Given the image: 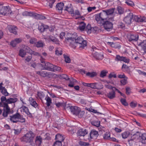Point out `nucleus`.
<instances>
[{"label":"nucleus","mask_w":146,"mask_h":146,"mask_svg":"<svg viewBox=\"0 0 146 146\" xmlns=\"http://www.w3.org/2000/svg\"><path fill=\"white\" fill-rule=\"evenodd\" d=\"M122 69L124 71H127L128 72H130V70L129 67L127 65L123 64L122 66Z\"/></svg>","instance_id":"nucleus-46"},{"label":"nucleus","mask_w":146,"mask_h":146,"mask_svg":"<svg viewBox=\"0 0 146 146\" xmlns=\"http://www.w3.org/2000/svg\"><path fill=\"white\" fill-rule=\"evenodd\" d=\"M42 138L40 136H37L36 138L35 143L36 145L39 146L42 142Z\"/></svg>","instance_id":"nucleus-38"},{"label":"nucleus","mask_w":146,"mask_h":146,"mask_svg":"<svg viewBox=\"0 0 146 146\" xmlns=\"http://www.w3.org/2000/svg\"><path fill=\"white\" fill-rule=\"evenodd\" d=\"M80 109L77 106H71L70 107V110L71 112L73 114L77 115L80 111Z\"/></svg>","instance_id":"nucleus-18"},{"label":"nucleus","mask_w":146,"mask_h":146,"mask_svg":"<svg viewBox=\"0 0 146 146\" xmlns=\"http://www.w3.org/2000/svg\"><path fill=\"white\" fill-rule=\"evenodd\" d=\"M55 104L56 106L58 108H60L62 106H64V103L60 102L56 103H55Z\"/></svg>","instance_id":"nucleus-64"},{"label":"nucleus","mask_w":146,"mask_h":146,"mask_svg":"<svg viewBox=\"0 0 146 146\" xmlns=\"http://www.w3.org/2000/svg\"><path fill=\"white\" fill-rule=\"evenodd\" d=\"M86 28V24L84 22H81L80 24L79 28L81 31H83Z\"/></svg>","instance_id":"nucleus-44"},{"label":"nucleus","mask_w":146,"mask_h":146,"mask_svg":"<svg viewBox=\"0 0 146 146\" xmlns=\"http://www.w3.org/2000/svg\"><path fill=\"white\" fill-rule=\"evenodd\" d=\"M127 38L128 40L130 41H136L138 39V36L137 35L132 34L128 33L127 35Z\"/></svg>","instance_id":"nucleus-10"},{"label":"nucleus","mask_w":146,"mask_h":146,"mask_svg":"<svg viewBox=\"0 0 146 146\" xmlns=\"http://www.w3.org/2000/svg\"><path fill=\"white\" fill-rule=\"evenodd\" d=\"M76 43L80 44L79 48L81 49H84L87 46V42L81 36L78 37L75 40Z\"/></svg>","instance_id":"nucleus-7"},{"label":"nucleus","mask_w":146,"mask_h":146,"mask_svg":"<svg viewBox=\"0 0 146 146\" xmlns=\"http://www.w3.org/2000/svg\"><path fill=\"white\" fill-rule=\"evenodd\" d=\"M37 40L36 38H34L33 37H32L29 40L30 43L31 44H36Z\"/></svg>","instance_id":"nucleus-53"},{"label":"nucleus","mask_w":146,"mask_h":146,"mask_svg":"<svg viewBox=\"0 0 146 146\" xmlns=\"http://www.w3.org/2000/svg\"><path fill=\"white\" fill-rule=\"evenodd\" d=\"M133 20L136 22H144L146 21V18L144 17L133 15Z\"/></svg>","instance_id":"nucleus-12"},{"label":"nucleus","mask_w":146,"mask_h":146,"mask_svg":"<svg viewBox=\"0 0 146 146\" xmlns=\"http://www.w3.org/2000/svg\"><path fill=\"white\" fill-rule=\"evenodd\" d=\"M55 138L57 140V141L61 142L64 139L63 136L59 134L56 135Z\"/></svg>","instance_id":"nucleus-35"},{"label":"nucleus","mask_w":146,"mask_h":146,"mask_svg":"<svg viewBox=\"0 0 146 146\" xmlns=\"http://www.w3.org/2000/svg\"><path fill=\"white\" fill-rule=\"evenodd\" d=\"M87 133V130L86 129H81L78 131L77 133V135L78 136H84Z\"/></svg>","instance_id":"nucleus-19"},{"label":"nucleus","mask_w":146,"mask_h":146,"mask_svg":"<svg viewBox=\"0 0 146 146\" xmlns=\"http://www.w3.org/2000/svg\"><path fill=\"white\" fill-rule=\"evenodd\" d=\"M29 101L30 104L34 107L36 108L38 106V104L32 98H30Z\"/></svg>","instance_id":"nucleus-36"},{"label":"nucleus","mask_w":146,"mask_h":146,"mask_svg":"<svg viewBox=\"0 0 146 146\" xmlns=\"http://www.w3.org/2000/svg\"><path fill=\"white\" fill-rule=\"evenodd\" d=\"M110 134L109 132H107L105 133L104 134V136L103 138L105 140H107L108 139H111L110 138Z\"/></svg>","instance_id":"nucleus-48"},{"label":"nucleus","mask_w":146,"mask_h":146,"mask_svg":"<svg viewBox=\"0 0 146 146\" xmlns=\"http://www.w3.org/2000/svg\"><path fill=\"white\" fill-rule=\"evenodd\" d=\"M45 100L46 101V104L48 107L50 106L52 104V100L51 98L48 95H47L45 98Z\"/></svg>","instance_id":"nucleus-30"},{"label":"nucleus","mask_w":146,"mask_h":146,"mask_svg":"<svg viewBox=\"0 0 146 146\" xmlns=\"http://www.w3.org/2000/svg\"><path fill=\"white\" fill-rule=\"evenodd\" d=\"M137 137V136L136 135L134 134L131 137V139L130 140H128L129 144L130 145H133V144L135 143V141H134V140Z\"/></svg>","instance_id":"nucleus-34"},{"label":"nucleus","mask_w":146,"mask_h":146,"mask_svg":"<svg viewBox=\"0 0 146 146\" xmlns=\"http://www.w3.org/2000/svg\"><path fill=\"white\" fill-rule=\"evenodd\" d=\"M21 108L23 111L25 112L29 117H32V114L30 112L28 108L27 107L25 106H23Z\"/></svg>","instance_id":"nucleus-27"},{"label":"nucleus","mask_w":146,"mask_h":146,"mask_svg":"<svg viewBox=\"0 0 146 146\" xmlns=\"http://www.w3.org/2000/svg\"><path fill=\"white\" fill-rule=\"evenodd\" d=\"M108 17L106 13L104 10L99 14L96 15L95 16V19L97 23L100 24H103Z\"/></svg>","instance_id":"nucleus-2"},{"label":"nucleus","mask_w":146,"mask_h":146,"mask_svg":"<svg viewBox=\"0 0 146 146\" xmlns=\"http://www.w3.org/2000/svg\"><path fill=\"white\" fill-rule=\"evenodd\" d=\"M115 9V8H112L104 11L106 13L107 16H108V15L112 14L113 13Z\"/></svg>","instance_id":"nucleus-39"},{"label":"nucleus","mask_w":146,"mask_h":146,"mask_svg":"<svg viewBox=\"0 0 146 146\" xmlns=\"http://www.w3.org/2000/svg\"><path fill=\"white\" fill-rule=\"evenodd\" d=\"M47 38L49 40H50L56 44L58 43V42L57 39L54 36L51 35L49 36Z\"/></svg>","instance_id":"nucleus-32"},{"label":"nucleus","mask_w":146,"mask_h":146,"mask_svg":"<svg viewBox=\"0 0 146 146\" xmlns=\"http://www.w3.org/2000/svg\"><path fill=\"white\" fill-rule=\"evenodd\" d=\"M8 28L11 33L15 35L17 34V28L16 27L12 25L9 26Z\"/></svg>","instance_id":"nucleus-22"},{"label":"nucleus","mask_w":146,"mask_h":146,"mask_svg":"<svg viewBox=\"0 0 146 146\" xmlns=\"http://www.w3.org/2000/svg\"><path fill=\"white\" fill-rule=\"evenodd\" d=\"M69 80H70V84L68 85V86L70 87H73L74 85L75 84V83L77 82L76 80L72 78H69Z\"/></svg>","instance_id":"nucleus-33"},{"label":"nucleus","mask_w":146,"mask_h":146,"mask_svg":"<svg viewBox=\"0 0 146 146\" xmlns=\"http://www.w3.org/2000/svg\"><path fill=\"white\" fill-rule=\"evenodd\" d=\"M84 113V111H81L80 109V111H79L78 113L76 115H78L79 118H81L83 117Z\"/></svg>","instance_id":"nucleus-57"},{"label":"nucleus","mask_w":146,"mask_h":146,"mask_svg":"<svg viewBox=\"0 0 146 146\" xmlns=\"http://www.w3.org/2000/svg\"><path fill=\"white\" fill-rule=\"evenodd\" d=\"M35 45L38 48L43 47L44 46V44L42 41L40 40L36 42Z\"/></svg>","instance_id":"nucleus-40"},{"label":"nucleus","mask_w":146,"mask_h":146,"mask_svg":"<svg viewBox=\"0 0 146 146\" xmlns=\"http://www.w3.org/2000/svg\"><path fill=\"white\" fill-rule=\"evenodd\" d=\"M48 26L44 25L42 23H40L38 27V30L41 32H44L46 29H48Z\"/></svg>","instance_id":"nucleus-21"},{"label":"nucleus","mask_w":146,"mask_h":146,"mask_svg":"<svg viewBox=\"0 0 146 146\" xmlns=\"http://www.w3.org/2000/svg\"><path fill=\"white\" fill-rule=\"evenodd\" d=\"M26 52L23 48L19 50V55L20 56L23 58L26 56Z\"/></svg>","instance_id":"nucleus-37"},{"label":"nucleus","mask_w":146,"mask_h":146,"mask_svg":"<svg viewBox=\"0 0 146 146\" xmlns=\"http://www.w3.org/2000/svg\"><path fill=\"white\" fill-rule=\"evenodd\" d=\"M4 107L5 108L4 109L3 115L4 117H6L9 113L10 112V109L8 105H7V104H4Z\"/></svg>","instance_id":"nucleus-16"},{"label":"nucleus","mask_w":146,"mask_h":146,"mask_svg":"<svg viewBox=\"0 0 146 146\" xmlns=\"http://www.w3.org/2000/svg\"><path fill=\"white\" fill-rule=\"evenodd\" d=\"M64 5L63 3L60 2L58 3L56 5V9L59 11H62L63 9Z\"/></svg>","instance_id":"nucleus-28"},{"label":"nucleus","mask_w":146,"mask_h":146,"mask_svg":"<svg viewBox=\"0 0 146 146\" xmlns=\"http://www.w3.org/2000/svg\"><path fill=\"white\" fill-rule=\"evenodd\" d=\"M53 64L48 62H46L44 64V68L43 69L51 71Z\"/></svg>","instance_id":"nucleus-20"},{"label":"nucleus","mask_w":146,"mask_h":146,"mask_svg":"<svg viewBox=\"0 0 146 146\" xmlns=\"http://www.w3.org/2000/svg\"><path fill=\"white\" fill-rule=\"evenodd\" d=\"M10 120L13 123H16L19 121L21 123L25 122V119L23 115H21L19 113H17L16 114L10 116Z\"/></svg>","instance_id":"nucleus-3"},{"label":"nucleus","mask_w":146,"mask_h":146,"mask_svg":"<svg viewBox=\"0 0 146 146\" xmlns=\"http://www.w3.org/2000/svg\"><path fill=\"white\" fill-rule=\"evenodd\" d=\"M2 83H1L0 84V91H1L2 93L5 96H7L9 94L5 88L2 86Z\"/></svg>","instance_id":"nucleus-24"},{"label":"nucleus","mask_w":146,"mask_h":146,"mask_svg":"<svg viewBox=\"0 0 146 146\" xmlns=\"http://www.w3.org/2000/svg\"><path fill=\"white\" fill-rule=\"evenodd\" d=\"M82 84L84 86L89 87L92 89H100L103 88V85L100 83H88L83 82Z\"/></svg>","instance_id":"nucleus-6"},{"label":"nucleus","mask_w":146,"mask_h":146,"mask_svg":"<svg viewBox=\"0 0 146 146\" xmlns=\"http://www.w3.org/2000/svg\"><path fill=\"white\" fill-rule=\"evenodd\" d=\"M17 98H10L7 99L6 101V103H5V104H7V105H8V104H11L17 101Z\"/></svg>","instance_id":"nucleus-29"},{"label":"nucleus","mask_w":146,"mask_h":146,"mask_svg":"<svg viewBox=\"0 0 146 146\" xmlns=\"http://www.w3.org/2000/svg\"><path fill=\"white\" fill-rule=\"evenodd\" d=\"M90 135V137L88 138V139L90 140L91 139H96L98 135V132L95 130L93 129L91 131Z\"/></svg>","instance_id":"nucleus-15"},{"label":"nucleus","mask_w":146,"mask_h":146,"mask_svg":"<svg viewBox=\"0 0 146 146\" xmlns=\"http://www.w3.org/2000/svg\"><path fill=\"white\" fill-rule=\"evenodd\" d=\"M108 73V71L106 70H103L101 71L100 74V76L101 78H104Z\"/></svg>","instance_id":"nucleus-45"},{"label":"nucleus","mask_w":146,"mask_h":146,"mask_svg":"<svg viewBox=\"0 0 146 146\" xmlns=\"http://www.w3.org/2000/svg\"><path fill=\"white\" fill-rule=\"evenodd\" d=\"M22 15L24 16H33L36 19H46L45 17L32 12H28L25 11L23 13Z\"/></svg>","instance_id":"nucleus-4"},{"label":"nucleus","mask_w":146,"mask_h":146,"mask_svg":"<svg viewBox=\"0 0 146 146\" xmlns=\"http://www.w3.org/2000/svg\"><path fill=\"white\" fill-rule=\"evenodd\" d=\"M17 44L14 40H12L10 43V45L13 47H15Z\"/></svg>","instance_id":"nucleus-61"},{"label":"nucleus","mask_w":146,"mask_h":146,"mask_svg":"<svg viewBox=\"0 0 146 146\" xmlns=\"http://www.w3.org/2000/svg\"><path fill=\"white\" fill-rule=\"evenodd\" d=\"M120 102L122 104L125 106H127L128 105V104L126 102V100L124 99H121L120 100Z\"/></svg>","instance_id":"nucleus-56"},{"label":"nucleus","mask_w":146,"mask_h":146,"mask_svg":"<svg viewBox=\"0 0 146 146\" xmlns=\"http://www.w3.org/2000/svg\"><path fill=\"white\" fill-rule=\"evenodd\" d=\"M108 43L111 47L115 48H119L120 47L119 43L118 42L113 43L111 42H108Z\"/></svg>","instance_id":"nucleus-26"},{"label":"nucleus","mask_w":146,"mask_h":146,"mask_svg":"<svg viewBox=\"0 0 146 146\" xmlns=\"http://www.w3.org/2000/svg\"><path fill=\"white\" fill-rule=\"evenodd\" d=\"M61 68L59 66H54L53 65V66L52 68L51 71L55 72L56 71H60Z\"/></svg>","instance_id":"nucleus-43"},{"label":"nucleus","mask_w":146,"mask_h":146,"mask_svg":"<svg viewBox=\"0 0 146 146\" xmlns=\"http://www.w3.org/2000/svg\"><path fill=\"white\" fill-rule=\"evenodd\" d=\"M23 48L25 50V51L26 52V53H31V49L30 48L27 46H25L24 47H23Z\"/></svg>","instance_id":"nucleus-54"},{"label":"nucleus","mask_w":146,"mask_h":146,"mask_svg":"<svg viewBox=\"0 0 146 146\" xmlns=\"http://www.w3.org/2000/svg\"><path fill=\"white\" fill-rule=\"evenodd\" d=\"M71 4H70L68 5L67 6L65 7L64 8V10L68 12V13L71 14L74 13V10L73 8L71 6Z\"/></svg>","instance_id":"nucleus-25"},{"label":"nucleus","mask_w":146,"mask_h":146,"mask_svg":"<svg viewBox=\"0 0 146 146\" xmlns=\"http://www.w3.org/2000/svg\"><path fill=\"white\" fill-rule=\"evenodd\" d=\"M37 96L40 99H41L44 98L45 95L42 92H37Z\"/></svg>","instance_id":"nucleus-55"},{"label":"nucleus","mask_w":146,"mask_h":146,"mask_svg":"<svg viewBox=\"0 0 146 146\" xmlns=\"http://www.w3.org/2000/svg\"><path fill=\"white\" fill-rule=\"evenodd\" d=\"M115 60L117 62L123 61L127 63H129V59L124 56H120L119 55H116Z\"/></svg>","instance_id":"nucleus-9"},{"label":"nucleus","mask_w":146,"mask_h":146,"mask_svg":"<svg viewBox=\"0 0 146 146\" xmlns=\"http://www.w3.org/2000/svg\"><path fill=\"white\" fill-rule=\"evenodd\" d=\"M133 16L132 13H130L123 19V21L127 24L129 25L131 23L132 19Z\"/></svg>","instance_id":"nucleus-11"},{"label":"nucleus","mask_w":146,"mask_h":146,"mask_svg":"<svg viewBox=\"0 0 146 146\" xmlns=\"http://www.w3.org/2000/svg\"><path fill=\"white\" fill-rule=\"evenodd\" d=\"M130 135V133L129 132L125 131L122 134L123 138L125 139L127 138Z\"/></svg>","instance_id":"nucleus-52"},{"label":"nucleus","mask_w":146,"mask_h":146,"mask_svg":"<svg viewBox=\"0 0 146 146\" xmlns=\"http://www.w3.org/2000/svg\"><path fill=\"white\" fill-rule=\"evenodd\" d=\"M92 125L97 127H98L100 125V121H94L91 122Z\"/></svg>","instance_id":"nucleus-49"},{"label":"nucleus","mask_w":146,"mask_h":146,"mask_svg":"<svg viewBox=\"0 0 146 146\" xmlns=\"http://www.w3.org/2000/svg\"><path fill=\"white\" fill-rule=\"evenodd\" d=\"M106 96L110 99H112L114 98L115 97V94L114 91V90L109 92L107 93Z\"/></svg>","instance_id":"nucleus-23"},{"label":"nucleus","mask_w":146,"mask_h":146,"mask_svg":"<svg viewBox=\"0 0 146 146\" xmlns=\"http://www.w3.org/2000/svg\"><path fill=\"white\" fill-rule=\"evenodd\" d=\"M64 58L65 59V61L66 63H69L70 62V58L65 55H64Z\"/></svg>","instance_id":"nucleus-59"},{"label":"nucleus","mask_w":146,"mask_h":146,"mask_svg":"<svg viewBox=\"0 0 146 146\" xmlns=\"http://www.w3.org/2000/svg\"><path fill=\"white\" fill-rule=\"evenodd\" d=\"M93 56L96 59L99 60H102L104 58L102 52H96L93 53Z\"/></svg>","instance_id":"nucleus-17"},{"label":"nucleus","mask_w":146,"mask_h":146,"mask_svg":"<svg viewBox=\"0 0 146 146\" xmlns=\"http://www.w3.org/2000/svg\"><path fill=\"white\" fill-rule=\"evenodd\" d=\"M126 3L127 4L130 6L133 7L134 5V4L133 2L131 1H127L126 2Z\"/></svg>","instance_id":"nucleus-63"},{"label":"nucleus","mask_w":146,"mask_h":146,"mask_svg":"<svg viewBox=\"0 0 146 146\" xmlns=\"http://www.w3.org/2000/svg\"><path fill=\"white\" fill-rule=\"evenodd\" d=\"M55 54L57 56L61 55L62 54V49L60 48H57L55 50Z\"/></svg>","instance_id":"nucleus-41"},{"label":"nucleus","mask_w":146,"mask_h":146,"mask_svg":"<svg viewBox=\"0 0 146 146\" xmlns=\"http://www.w3.org/2000/svg\"><path fill=\"white\" fill-rule=\"evenodd\" d=\"M85 29L88 33H91L92 28L90 25L88 24Z\"/></svg>","instance_id":"nucleus-50"},{"label":"nucleus","mask_w":146,"mask_h":146,"mask_svg":"<svg viewBox=\"0 0 146 146\" xmlns=\"http://www.w3.org/2000/svg\"><path fill=\"white\" fill-rule=\"evenodd\" d=\"M10 9L9 6H3V4L0 3V14L5 16L11 13Z\"/></svg>","instance_id":"nucleus-5"},{"label":"nucleus","mask_w":146,"mask_h":146,"mask_svg":"<svg viewBox=\"0 0 146 146\" xmlns=\"http://www.w3.org/2000/svg\"><path fill=\"white\" fill-rule=\"evenodd\" d=\"M35 135L32 131H30L27 133L22 138V140L26 143H29L31 146H35L33 140L35 137Z\"/></svg>","instance_id":"nucleus-1"},{"label":"nucleus","mask_w":146,"mask_h":146,"mask_svg":"<svg viewBox=\"0 0 146 146\" xmlns=\"http://www.w3.org/2000/svg\"><path fill=\"white\" fill-rule=\"evenodd\" d=\"M139 45L143 48L144 52L146 54V40L140 42Z\"/></svg>","instance_id":"nucleus-42"},{"label":"nucleus","mask_w":146,"mask_h":146,"mask_svg":"<svg viewBox=\"0 0 146 146\" xmlns=\"http://www.w3.org/2000/svg\"><path fill=\"white\" fill-rule=\"evenodd\" d=\"M79 143L81 146H88L89 145L88 143L82 141H80Z\"/></svg>","instance_id":"nucleus-58"},{"label":"nucleus","mask_w":146,"mask_h":146,"mask_svg":"<svg viewBox=\"0 0 146 146\" xmlns=\"http://www.w3.org/2000/svg\"><path fill=\"white\" fill-rule=\"evenodd\" d=\"M53 146H62V143L58 141H56Z\"/></svg>","instance_id":"nucleus-60"},{"label":"nucleus","mask_w":146,"mask_h":146,"mask_svg":"<svg viewBox=\"0 0 146 146\" xmlns=\"http://www.w3.org/2000/svg\"><path fill=\"white\" fill-rule=\"evenodd\" d=\"M140 139L141 142L144 144H146V133H144L142 134L141 136H140Z\"/></svg>","instance_id":"nucleus-31"},{"label":"nucleus","mask_w":146,"mask_h":146,"mask_svg":"<svg viewBox=\"0 0 146 146\" xmlns=\"http://www.w3.org/2000/svg\"><path fill=\"white\" fill-rule=\"evenodd\" d=\"M36 73L43 77H48L51 78L55 75V74L50 72H48L45 71L41 70L39 71H36Z\"/></svg>","instance_id":"nucleus-8"},{"label":"nucleus","mask_w":146,"mask_h":146,"mask_svg":"<svg viewBox=\"0 0 146 146\" xmlns=\"http://www.w3.org/2000/svg\"><path fill=\"white\" fill-rule=\"evenodd\" d=\"M86 75L87 76H89L90 77H93L96 76L97 75V73L96 72H88L86 73Z\"/></svg>","instance_id":"nucleus-47"},{"label":"nucleus","mask_w":146,"mask_h":146,"mask_svg":"<svg viewBox=\"0 0 146 146\" xmlns=\"http://www.w3.org/2000/svg\"><path fill=\"white\" fill-rule=\"evenodd\" d=\"M103 25H104L105 29L107 31H109L112 28V23L109 21H106Z\"/></svg>","instance_id":"nucleus-14"},{"label":"nucleus","mask_w":146,"mask_h":146,"mask_svg":"<svg viewBox=\"0 0 146 146\" xmlns=\"http://www.w3.org/2000/svg\"><path fill=\"white\" fill-rule=\"evenodd\" d=\"M127 78H126L124 79H123L121 80H120V82L121 83V86H123L125 85L127 83Z\"/></svg>","instance_id":"nucleus-51"},{"label":"nucleus","mask_w":146,"mask_h":146,"mask_svg":"<svg viewBox=\"0 0 146 146\" xmlns=\"http://www.w3.org/2000/svg\"><path fill=\"white\" fill-rule=\"evenodd\" d=\"M137 105V102H131L130 104V106L132 108L135 107Z\"/></svg>","instance_id":"nucleus-62"},{"label":"nucleus","mask_w":146,"mask_h":146,"mask_svg":"<svg viewBox=\"0 0 146 146\" xmlns=\"http://www.w3.org/2000/svg\"><path fill=\"white\" fill-rule=\"evenodd\" d=\"M68 36H69V37H67L66 38V40L68 41L71 43L72 42H70V40L72 41H74L77 38V35L76 33H74L72 34L70 33H68L67 34Z\"/></svg>","instance_id":"nucleus-13"}]
</instances>
